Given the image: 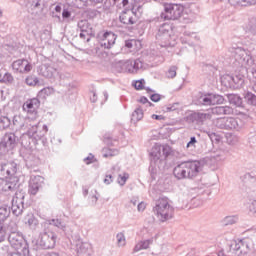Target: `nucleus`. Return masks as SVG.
<instances>
[{
    "label": "nucleus",
    "instance_id": "nucleus-1",
    "mask_svg": "<svg viewBox=\"0 0 256 256\" xmlns=\"http://www.w3.org/2000/svg\"><path fill=\"white\" fill-rule=\"evenodd\" d=\"M234 110L231 106H216L210 109L209 112H193L188 115L187 119L195 125H205V121L212 119L213 115H233Z\"/></svg>",
    "mask_w": 256,
    "mask_h": 256
},
{
    "label": "nucleus",
    "instance_id": "nucleus-2",
    "mask_svg": "<svg viewBox=\"0 0 256 256\" xmlns=\"http://www.w3.org/2000/svg\"><path fill=\"white\" fill-rule=\"evenodd\" d=\"M201 171V162L194 161H185L179 163L173 169V175L176 179L181 181L182 179H195L199 172Z\"/></svg>",
    "mask_w": 256,
    "mask_h": 256
},
{
    "label": "nucleus",
    "instance_id": "nucleus-3",
    "mask_svg": "<svg viewBox=\"0 0 256 256\" xmlns=\"http://www.w3.org/2000/svg\"><path fill=\"white\" fill-rule=\"evenodd\" d=\"M153 213L156 215L158 221L165 223V221L173 219L175 209L169 204L167 198H160L156 201L155 206L153 207Z\"/></svg>",
    "mask_w": 256,
    "mask_h": 256
},
{
    "label": "nucleus",
    "instance_id": "nucleus-4",
    "mask_svg": "<svg viewBox=\"0 0 256 256\" xmlns=\"http://www.w3.org/2000/svg\"><path fill=\"white\" fill-rule=\"evenodd\" d=\"M155 37L160 47H175V35H173V28L170 24L160 25Z\"/></svg>",
    "mask_w": 256,
    "mask_h": 256
},
{
    "label": "nucleus",
    "instance_id": "nucleus-5",
    "mask_svg": "<svg viewBox=\"0 0 256 256\" xmlns=\"http://www.w3.org/2000/svg\"><path fill=\"white\" fill-rule=\"evenodd\" d=\"M171 155V146L169 145H159L156 144L152 147L150 152L151 165H156L159 167L161 163H165L167 157Z\"/></svg>",
    "mask_w": 256,
    "mask_h": 256
},
{
    "label": "nucleus",
    "instance_id": "nucleus-6",
    "mask_svg": "<svg viewBox=\"0 0 256 256\" xmlns=\"http://www.w3.org/2000/svg\"><path fill=\"white\" fill-rule=\"evenodd\" d=\"M43 230L40 233V247L42 249H55L57 245V234L51 230L49 224H42Z\"/></svg>",
    "mask_w": 256,
    "mask_h": 256
},
{
    "label": "nucleus",
    "instance_id": "nucleus-7",
    "mask_svg": "<svg viewBox=\"0 0 256 256\" xmlns=\"http://www.w3.org/2000/svg\"><path fill=\"white\" fill-rule=\"evenodd\" d=\"M26 195L27 194L25 193V190H23V188H18L12 195L11 211L16 217H19V215L23 214V209H25Z\"/></svg>",
    "mask_w": 256,
    "mask_h": 256
},
{
    "label": "nucleus",
    "instance_id": "nucleus-8",
    "mask_svg": "<svg viewBox=\"0 0 256 256\" xmlns=\"http://www.w3.org/2000/svg\"><path fill=\"white\" fill-rule=\"evenodd\" d=\"M47 131H49V128L47 127V125H43L41 127V123L32 125L28 131L27 134L23 137H25L26 141L27 139L29 140L28 143H32L34 145H37L38 141H41V139H43L45 137V135H47Z\"/></svg>",
    "mask_w": 256,
    "mask_h": 256
},
{
    "label": "nucleus",
    "instance_id": "nucleus-9",
    "mask_svg": "<svg viewBox=\"0 0 256 256\" xmlns=\"http://www.w3.org/2000/svg\"><path fill=\"white\" fill-rule=\"evenodd\" d=\"M118 73H137L139 69H143V62L141 59L136 60H120L116 63Z\"/></svg>",
    "mask_w": 256,
    "mask_h": 256
},
{
    "label": "nucleus",
    "instance_id": "nucleus-10",
    "mask_svg": "<svg viewBox=\"0 0 256 256\" xmlns=\"http://www.w3.org/2000/svg\"><path fill=\"white\" fill-rule=\"evenodd\" d=\"M183 11L184 8L181 4H166L161 17L166 21H177L183 15Z\"/></svg>",
    "mask_w": 256,
    "mask_h": 256
},
{
    "label": "nucleus",
    "instance_id": "nucleus-11",
    "mask_svg": "<svg viewBox=\"0 0 256 256\" xmlns=\"http://www.w3.org/2000/svg\"><path fill=\"white\" fill-rule=\"evenodd\" d=\"M22 149L21 155L28 167H37L39 165V158L35 156L33 150H31V142H28L25 137H22Z\"/></svg>",
    "mask_w": 256,
    "mask_h": 256
},
{
    "label": "nucleus",
    "instance_id": "nucleus-12",
    "mask_svg": "<svg viewBox=\"0 0 256 256\" xmlns=\"http://www.w3.org/2000/svg\"><path fill=\"white\" fill-rule=\"evenodd\" d=\"M19 165L16 162L10 161L6 163H0V179H9V177H15Z\"/></svg>",
    "mask_w": 256,
    "mask_h": 256
},
{
    "label": "nucleus",
    "instance_id": "nucleus-13",
    "mask_svg": "<svg viewBox=\"0 0 256 256\" xmlns=\"http://www.w3.org/2000/svg\"><path fill=\"white\" fill-rule=\"evenodd\" d=\"M230 251H233L235 255L246 256L251 248L249 247V242L247 240H234L229 244Z\"/></svg>",
    "mask_w": 256,
    "mask_h": 256
},
{
    "label": "nucleus",
    "instance_id": "nucleus-14",
    "mask_svg": "<svg viewBox=\"0 0 256 256\" xmlns=\"http://www.w3.org/2000/svg\"><path fill=\"white\" fill-rule=\"evenodd\" d=\"M43 225H48V227H57V229H60V231H63V233L66 235V237L69 239L73 235L74 228L73 226H69L63 222V220L59 218L50 219L47 222H45Z\"/></svg>",
    "mask_w": 256,
    "mask_h": 256
},
{
    "label": "nucleus",
    "instance_id": "nucleus-15",
    "mask_svg": "<svg viewBox=\"0 0 256 256\" xmlns=\"http://www.w3.org/2000/svg\"><path fill=\"white\" fill-rule=\"evenodd\" d=\"M17 136L15 133H6L0 142V149H5L6 151H13L17 147Z\"/></svg>",
    "mask_w": 256,
    "mask_h": 256
},
{
    "label": "nucleus",
    "instance_id": "nucleus-16",
    "mask_svg": "<svg viewBox=\"0 0 256 256\" xmlns=\"http://www.w3.org/2000/svg\"><path fill=\"white\" fill-rule=\"evenodd\" d=\"M98 40L100 41V46L104 49H111L117 41V36L113 32L106 31L104 33L98 34Z\"/></svg>",
    "mask_w": 256,
    "mask_h": 256
},
{
    "label": "nucleus",
    "instance_id": "nucleus-17",
    "mask_svg": "<svg viewBox=\"0 0 256 256\" xmlns=\"http://www.w3.org/2000/svg\"><path fill=\"white\" fill-rule=\"evenodd\" d=\"M12 69L17 73H30L33 66L27 59H19L12 63Z\"/></svg>",
    "mask_w": 256,
    "mask_h": 256
},
{
    "label": "nucleus",
    "instance_id": "nucleus-18",
    "mask_svg": "<svg viewBox=\"0 0 256 256\" xmlns=\"http://www.w3.org/2000/svg\"><path fill=\"white\" fill-rule=\"evenodd\" d=\"M119 19L120 23H123V25H135L138 21L137 14H135L133 10H124L120 14Z\"/></svg>",
    "mask_w": 256,
    "mask_h": 256
},
{
    "label": "nucleus",
    "instance_id": "nucleus-19",
    "mask_svg": "<svg viewBox=\"0 0 256 256\" xmlns=\"http://www.w3.org/2000/svg\"><path fill=\"white\" fill-rule=\"evenodd\" d=\"M8 241L10 245L18 251V249H21L23 247V244L25 243V239H23V235L21 233L12 231L8 236Z\"/></svg>",
    "mask_w": 256,
    "mask_h": 256
},
{
    "label": "nucleus",
    "instance_id": "nucleus-20",
    "mask_svg": "<svg viewBox=\"0 0 256 256\" xmlns=\"http://www.w3.org/2000/svg\"><path fill=\"white\" fill-rule=\"evenodd\" d=\"M40 189H43V177L34 176L30 179L28 193L30 195H37Z\"/></svg>",
    "mask_w": 256,
    "mask_h": 256
},
{
    "label": "nucleus",
    "instance_id": "nucleus-21",
    "mask_svg": "<svg viewBox=\"0 0 256 256\" xmlns=\"http://www.w3.org/2000/svg\"><path fill=\"white\" fill-rule=\"evenodd\" d=\"M71 245L76 248L77 253H86L87 252V243H84L79 235H73L69 237Z\"/></svg>",
    "mask_w": 256,
    "mask_h": 256
},
{
    "label": "nucleus",
    "instance_id": "nucleus-22",
    "mask_svg": "<svg viewBox=\"0 0 256 256\" xmlns=\"http://www.w3.org/2000/svg\"><path fill=\"white\" fill-rule=\"evenodd\" d=\"M226 127L227 131L234 130V131H241L243 129V120L240 118H226Z\"/></svg>",
    "mask_w": 256,
    "mask_h": 256
},
{
    "label": "nucleus",
    "instance_id": "nucleus-23",
    "mask_svg": "<svg viewBox=\"0 0 256 256\" xmlns=\"http://www.w3.org/2000/svg\"><path fill=\"white\" fill-rule=\"evenodd\" d=\"M19 189V184L15 182H6L2 187V193L5 195H8L9 197H12V195H15V192Z\"/></svg>",
    "mask_w": 256,
    "mask_h": 256
},
{
    "label": "nucleus",
    "instance_id": "nucleus-24",
    "mask_svg": "<svg viewBox=\"0 0 256 256\" xmlns=\"http://www.w3.org/2000/svg\"><path fill=\"white\" fill-rule=\"evenodd\" d=\"M39 105H41L39 98H32L23 104V109L24 111H28V113L33 112L35 109H39Z\"/></svg>",
    "mask_w": 256,
    "mask_h": 256
},
{
    "label": "nucleus",
    "instance_id": "nucleus-25",
    "mask_svg": "<svg viewBox=\"0 0 256 256\" xmlns=\"http://www.w3.org/2000/svg\"><path fill=\"white\" fill-rule=\"evenodd\" d=\"M41 75L46 77L47 79H51L55 77L57 73V69L53 68V66L43 65L40 69Z\"/></svg>",
    "mask_w": 256,
    "mask_h": 256
},
{
    "label": "nucleus",
    "instance_id": "nucleus-26",
    "mask_svg": "<svg viewBox=\"0 0 256 256\" xmlns=\"http://www.w3.org/2000/svg\"><path fill=\"white\" fill-rule=\"evenodd\" d=\"M11 215V208L5 204H1L0 202V223L3 225L5 221L9 218Z\"/></svg>",
    "mask_w": 256,
    "mask_h": 256
},
{
    "label": "nucleus",
    "instance_id": "nucleus-27",
    "mask_svg": "<svg viewBox=\"0 0 256 256\" xmlns=\"http://www.w3.org/2000/svg\"><path fill=\"white\" fill-rule=\"evenodd\" d=\"M151 243H153V240L148 239V240H141L139 241L133 248L132 253H139V251H143L150 247Z\"/></svg>",
    "mask_w": 256,
    "mask_h": 256
},
{
    "label": "nucleus",
    "instance_id": "nucleus-28",
    "mask_svg": "<svg viewBox=\"0 0 256 256\" xmlns=\"http://www.w3.org/2000/svg\"><path fill=\"white\" fill-rule=\"evenodd\" d=\"M228 3L234 7L237 5L241 7H251V5H256V0H228Z\"/></svg>",
    "mask_w": 256,
    "mask_h": 256
},
{
    "label": "nucleus",
    "instance_id": "nucleus-29",
    "mask_svg": "<svg viewBox=\"0 0 256 256\" xmlns=\"http://www.w3.org/2000/svg\"><path fill=\"white\" fill-rule=\"evenodd\" d=\"M227 98L230 105H235V107H241L243 105V98L237 94H228Z\"/></svg>",
    "mask_w": 256,
    "mask_h": 256
},
{
    "label": "nucleus",
    "instance_id": "nucleus-30",
    "mask_svg": "<svg viewBox=\"0 0 256 256\" xmlns=\"http://www.w3.org/2000/svg\"><path fill=\"white\" fill-rule=\"evenodd\" d=\"M77 27L80 29L81 33H87V35L91 33V23H89L87 20H80Z\"/></svg>",
    "mask_w": 256,
    "mask_h": 256
},
{
    "label": "nucleus",
    "instance_id": "nucleus-31",
    "mask_svg": "<svg viewBox=\"0 0 256 256\" xmlns=\"http://www.w3.org/2000/svg\"><path fill=\"white\" fill-rule=\"evenodd\" d=\"M239 221V216L237 215H230L226 216L221 220V225L224 227H228V225H235Z\"/></svg>",
    "mask_w": 256,
    "mask_h": 256
},
{
    "label": "nucleus",
    "instance_id": "nucleus-32",
    "mask_svg": "<svg viewBox=\"0 0 256 256\" xmlns=\"http://www.w3.org/2000/svg\"><path fill=\"white\" fill-rule=\"evenodd\" d=\"M25 224L30 227V229H36L37 225H39V220L35 218L33 214H29L24 219Z\"/></svg>",
    "mask_w": 256,
    "mask_h": 256
},
{
    "label": "nucleus",
    "instance_id": "nucleus-33",
    "mask_svg": "<svg viewBox=\"0 0 256 256\" xmlns=\"http://www.w3.org/2000/svg\"><path fill=\"white\" fill-rule=\"evenodd\" d=\"M143 106H138L134 112L132 113V121L134 123H137L139 121H141V119H143Z\"/></svg>",
    "mask_w": 256,
    "mask_h": 256
},
{
    "label": "nucleus",
    "instance_id": "nucleus-34",
    "mask_svg": "<svg viewBox=\"0 0 256 256\" xmlns=\"http://www.w3.org/2000/svg\"><path fill=\"white\" fill-rule=\"evenodd\" d=\"M246 29L248 33H251L252 35H256V17H252L249 19Z\"/></svg>",
    "mask_w": 256,
    "mask_h": 256
},
{
    "label": "nucleus",
    "instance_id": "nucleus-35",
    "mask_svg": "<svg viewBox=\"0 0 256 256\" xmlns=\"http://www.w3.org/2000/svg\"><path fill=\"white\" fill-rule=\"evenodd\" d=\"M198 101L200 105H205V106L212 105V94L201 95Z\"/></svg>",
    "mask_w": 256,
    "mask_h": 256
},
{
    "label": "nucleus",
    "instance_id": "nucleus-36",
    "mask_svg": "<svg viewBox=\"0 0 256 256\" xmlns=\"http://www.w3.org/2000/svg\"><path fill=\"white\" fill-rule=\"evenodd\" d=\"M213 125L217 127V129H226L227 131V118H217L213 120Z\"/></svg>",
    "mask_w": 256,
    "mask_h": 256
},
{
    "label": "nucleus",
    "instance_id": "nucleus-37",
    "mask_svg": "<svg viewBox=\"0 0 256 256\" xmlns=\"http://www.w3.org/2000/svg\"><path fill=\"white\" fill-rule=\"evenodd\" d=\"M54 91L55 90L52 87L43 88L38 92V97L40 99H45L46 97H49V95H53Z\"/></svg>",
    "mask_w": 256,
    "mask_h": 256
},
{
    "label": "nucleus",
    "instance_id": "nucleus-38",
    "mask_svg": "<svg viewBox=\"0 0 256 256\" xmlns=\"http://www.w3.org/2000/svg\"><path fill=\"white\" fill-rule=\"evenodd\" d=\"M204 133L209 137L212 143H219L221 141V136L219 134L212 132L210 130H205Z\"/></svg>",
    "mask_w": 256,
    "mask_h": 256
},
{
    "label": "nucleus",
    "instance_id": "nucleus-39",
    "mask_svg": "<svg viewBox=\"0 0 256 256\" xmlns=\"http://www.w3.org/2000/svg\"><path fill=\"white\" fill-rule=\"evenodd\" d=\"M244 100L246 101V103L248 105H253L254 107H256V95L251 93V92H247L244 95Z\"/></svg>",
    "mask_w": 256,
    "mask_h": 256
},
{
    "label": "nucleus",
    "instance_id": "nucleus-40",
    "mask_svg": "<svg viewBox=\"0 0 256 256\" xmlns=\"http://www.w3.org/2000/svg\"><path fill=\"white\" fill-rule=\"evenodd\" d=\"M225 159H227V157L225 156V152H223V151H218L211 156V160L215 161L216 163L225 161Z\"/></svg>",
    "mask_w": 256,
    "mask_h": 256
},
{
    "label": "nucleus",
    "instance_id": "nucleus-41",
    "mask_svg": "<svg viewBox=\"0 0 256 256\" xmlns=\"http://www.w3.org/2000/svg\"><path fill=\"white\" fill-rule=\"evenodd\" d=\"M104 0H86L87 7H96V9H101L103 7Z\"/></svg>",
    "mask_w": 256,
    "mask_h": 256
},
{
    "label": "nucleus",
    "instance_id": "nucleus-42",
    "mask_svg": "<svg viewBox=\"0 0 256 256\" xmlns=\"http://www.w3.org/2000/svg\"><path fill=\"white\" fill-rule=\"evenodd\" d=\"M115 155H119V150L111 149V148H104L103 149V157H115Z\"/></svg>",
    "mask_w": 256,
    "mask_h": 256
},
{
    "label": "nucleus",
    "instance_id": "nucleus-43",
    "mask_svg": "<svg viewBox=\"0 0 256 256\" xmlns=\"http://www.w3.org/2000/svg\"><path fill=\"white\" fill-rule=\"evenodd\" d=\"M25 81L30 87L39 85V78H37V76H28Z\"/></svg>",
    "mask_w": 256,
    "mask_h": 256
},
{
    "label": "nucleus",
    "instance_id": "nucleus-44",
    "mask_svg": "<svg viewBox=\"0 0 256 256\" xmlns=\"http://www.w3.org/2000/svg\"><path fill=\"white\" fill-rule=\"evenodd\" d=\"M225 101V98L223 96L218 94H212V105H221Z\"/></svg>",
    "mask_w": 256,
    "mask_h": 256
},
{
    "label": "nucleus",
    "instance_id": "nucleus-45",
    "mask_svg": "<svg viewBox=\"0 0 256 256\" xmlns=\"http://www.w3.org/2000/svg\"><path fill=\"white\" fill-rule=\"evenodd\" d=\"M11 124V120L8 117L2 116L0 114V129H7Z\"/></svg>",
    "mask_w": 256,
    "mask_h": 256
},
{
    "label": "nucleus",
    "instance_id": "nucleus-46",
    "mask_svg": "<svg viewBox=\"0 0 256 256\" xmlns=\"http://www.w3.org/2000/svg\"><path fill=\"white\" fill-rule=\"evenodd\" d=\"M127 179H129L128 173H124L123 175L119 174L117 183L120 184L121 187H123V185H125L127 183Z\"/></svg>",
    "mask_w": 256,
    "mask_h": 256
},
{
    "label": "nucleus",
    "instance_id": "nucleus-47",
    "mask_svg": "<svg viewBox=\"0 0 256 256\" xmlns=\"http://www.w3.org/2000/svg\"><path fill=\"white\" fill-rule=\"evenodd\" d=\"M168 79H174L177 77V66H171L167 72Z\"/></svg>",
    "mask_w": 256,
    "mask_h": 256
},
{
    "label": "nucleus",
    "instance_id": "nucleus-48",
    "mask_svg": "<svg viewBox=\"0 0 256 256\" xmlns=\"http://www.w3.org/2000/svg\"><path fill=\"white\" fill-rule=\"evenodd\" d=\"M7 239V230L3 226L2 223H0V243H3Z\"/></svg>",
    "mask_w": 256,
    "mask_h": 256
},
{
    "label": "nucleus",
    "instance_id": "nucleus-49",
    "mask_svg": "<svg viewBox=\"0 0 256 256\" xmlns=\"http://www.w3.org/2000/svg\"><path fill=\"white\" fill-rule=\"evenodd\" d=\"M0 83H13V75L5 73L2 79H0Z\"/></svg>",
    "mask_w": 256,
    "mask_h": 256
},
{
    "label": "nucleus",
    "instance_id": "nucleus-50",
    "mask_svg": "<svg viewBox=\"0 0 256 256\" xmlns=\"http://www.w3.org/2000/svg\"><path fill=\"white\" fill-rule=\"evenodd\" d=\"M197 147V138L195 136H192L190 138V141L187 143L186 148L187 149H195Z\"/></svg>",
    "mask_w": 256,
    "mask_h": 256
},
{
    "label": "nucleus",
    "instance_id": "nucleus-51",
    "mask_svg": "<svg viewBox=\"0 0 256 256\" xmlns=\"http://www.w3.org/2000/svg\"><path fill=\"white\" fill-rule=\"evenodd\" d=\"M120 9H121V5L123 7V9H125V11H131V3L129 2V0H120Z\"/></svg>",
    "mask_w": 256,
    "mask_h": 256
},
{
    "label": "nucleus",
    "instance_id": "nucleus-52",
    "mask_svg": "<svg viewBox=\"0 0 256 256\" xmlns=\"http://www.w3.org/2000/svg\"><path fill=\"white\" fill-rule=\"evenodd\" d=\"M21 249V254L23 256H30L29 245L27 243L24 242Z\"/></svg>",
    "mask_w": 256,
    "mask_h": 256
},
{
    "label": "nucleus",
    "instance_id": "nucleus-53",
    "mask_svg": "<svg viewBox=\"0 0 256 256\" xmlns=\"http://www.w3.org/2000/svg\"><path fill=\"white\" fill-rule=\"evenodd\" d=\"M71 18V11H69L68 8H64L62 11V19H64V21H67V19Z\"/></svg>",
    "mask_w": 256,
    "mask_h": 256
},
{
    "label": "nucleus",
    "instance_id": "nucleus-54",
    "mask_svg": "<svg viewBox=\"0 0 256 256\" xmlns=\"http://www.w3.org/2000/svg\"><path fill=\"white\" fill-rule=\"evenodd\" d=\"M143 85H145V80H137L134 84V87L137 89V91H141V89H143Z\"/></svg>",
    "mask_w": 256,
    "mask_h": 256
},
{
    "label": "nucleus",
    "instance_id": "nucleus-55",
    "mask_svg": "<svg viewBox=\"0 0 256 256\" xmlns=\"http://www.w3.org/2000/svg\"><path fill=\"white\" fill-rule=\"evenodd\" d=\"M139 103H142V105H147L148 107H151L153 105V103H151L149 101V99H147V97L145 96H142L140 99H139Z\"/></svg>",
    "mask_w": 256,
    "mask_h": 256
},
{
    "label": "nucleus",
    "instance_id": "nucleus-56",
    "mask_svg": "<svg viewBox=\"0 0 256 256\" xmlns=\"http://www.w3.org/2000/svg\"><path fill=\"white\" fill-rule=\"evenodd\" d=\"M116 239L119 245H122V246L125 245V235H123V233L117 234Z\"/></svg>",
    "mask_w": 256,
    "mask_h": 256
},
{
    "label": "nucleus",
    "instance_id": "nucleus-57",
    "mask_svg": "<svg viewBox=\"0 0 256 256\" xmlns=\"http://www.w3.org/2000/svg\"><path fill=\"white\" fill-rule=\"evenodd\" d=\"M249 211L256 213V200H250Z\"/></svg>",
    "mask_w": 256,
    "mask_h": 256
},
{
    "label": "nucleus",
    "instance_id": "nucleus-58",
    "mask_svg": "<svg viewBox=\"0 0 256 256\" xmlns=\"http://www.w3.org/2000/svg\"><path fill=\"white\" fill-rule=\"evenodd\" d=\"M150 99L154 103H159V101H161V95L160 94H152V95H150Z\"/></svg>",
    "mask_w": 256,
    "mask_h": 256
},
{
    "label": "nucleus",
    "instance_id": "nucleus-59",
    "mask_svg": "<svg viewBox=\"0 0 256 256\" xmlns=\"http://www.w3.org/2000/svg\"><path fill=\"white\" fill-rule=\"evenodd\" d=\"M112 181H113V174H106V177L104 179L105 185H111Z\"/></svg>",
    "mask_w": 256,
    "mask_h": 256
},
{
    "label": "nucleus",
    "instance_id": "nucleus-60",
    "mask_svg": "<svg viewBox=\"0 0 256 256\" xmlns=\"http://www.w3.org/2000/svg\"><path fill=\"white\" fill-rule=\"evenodd\" d=\"M94 158L95 156H93V154H90L88 157L84 158V163H86V165H91Z\"/></svg>",
    "mask_w": 256,
    "mask_h": 256
},
{
    "label": "nucleus",
    "instance_id": "nucleus-61",
    "mask_svg": "<svg viewBox=\"0 0 256 256\" xmlns=\"http://www.w3.org/2000/svg\"><path fill=\"white\" fill-rule=\"evenodd\" d=\"M97 201H99V198L96 195L91 196L90 205H92V207H95V205H97Z\"/></svg>",
    "mask_w": 256,
    "mask_h": 256
},
{
    "label": "nucleus",
    "instance_id": "nucleus-62",
    "mask_svg": "<svg viewBox=\"0 0 256 256\" xmlns=\"http://www.w3.org/2000/svg\"><path fill=\"white\" fill-rule=\"evenodd\" d=\"M151 119H155L156 121H162L163 119H165V117L163 115L153 114L151 116Z\"/></svg>",
    "mask_w": 256,
    "mask_h": 256
},
{
    "label": "nucleus",
    "instance_id": "nucleus-63",
    "mask_svg": "<svg viewBox=\"0 0 256 256\" xmlns=\"http://www.w3.org/2000/svg\"><path fill=\"white\" fill-rule=\"evenodd\" d=\"M32 9H38L39 11H41V1H37L32 4Z\"/></svg>",
    "mask_w": 256,
    "mask_h": 256
},
{
    "label": "nucleus",
    "instance_id": "nucleus-64",
    "mask_svg": "<svg viewBox=\"0 0 256 256\" xmlns=\"http://www.w3.org/2000/svg\"><path fill=\"white\" fill-rule=\"evenodd\" d=\"M145 207H146V205L144 204V202H140L137 205V210L138 211H145Z\"/></svg>",
    "mask_w": 256,
    "mask_h": 256
}]
</instances>
